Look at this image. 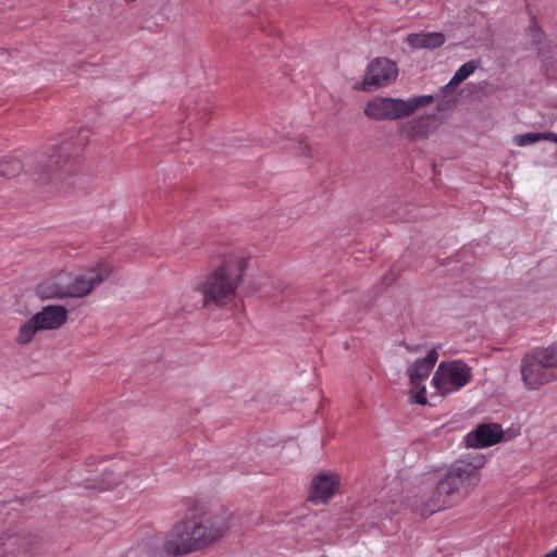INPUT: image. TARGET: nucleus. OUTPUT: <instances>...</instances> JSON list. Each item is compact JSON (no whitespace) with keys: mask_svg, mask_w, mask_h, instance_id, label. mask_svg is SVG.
Masks as SVG:
<instances>
[{"mask_svg":"<svg viewBox=\"0 0 557 557\" xmlns=\"http://www.w3.org/2000/svg\"><path fill=\"white\" fill-rule=\"evenodd\" d=\"M231 513H205L178 521L169 531L163 549L171 556H184L208 547L231 529Z\"/></svg>","mask_w":557,"mask_h":557,"instance_id":"obj_1","label":"nucleus"},{"mask_svg":"<svg viewBox=\"0 0 557 557\" xmlns=\"http://www.w3.org/2000/svg\"><path fill=\"white\" fill-rule=\"evenodd\" d=\"M483 455H475L455 461L437 481L425 503L429 515L450 507L467 497L481 480L480 469L484 466Z\"/></svg>","mask_w":557,"mask_h":557,"instance_id":"obj_2","label":"nucleus"},{"mask_svg":"<svg viewBox=\"0 0 557 557\" xmlns=\"http://www.w3.org/2000/svg\"><path fill=\"white\" fill-rule=\"evenodd\" d=\"M246 263L247 259L245 257L239 255L233 256L212 271L198 285V290L202 294L205 307L211 305L224 307L234 301L236 290L243 281Z\"/></svg>","mask_w":557,"mask_h":557,"instance_id":"obj_3","label":"nucleus"},{"mask_svg":"<svg viewBox=\"0 0 557 557\" xmlns=\"http://www.w3.org/2000/svg\"><path fill=\"white\" fill-rule=\"evenodd\" d=\"M79 147L73 151L74 143L64 141L59 147H51L45 154L36 159V166L33 174L42 183H66L77 170L78 153L87 145V131L78 134Z\"/></svg>","mask_w":557,"mask_h":557,"instance_id":"obj_4","label":"nucleus"},{"mask_svg":"<svg viewBox=\"0 0 557 557\" xmlns=\"http://www.w3.org/2000/svg\"><path fill=\"white\" fill-rule=\"evenodd\" d=\"M520 372L529 391H536L557 380V343L525 354L520 361Z\"/></svg>","mask_w":557,"mask_h":557,"instance_id":"obj_5","label":"nucleus"},{"mask_svg":"<svg viewBox=\"0 0 557 557\" xmlns=\"http://www.w3.org/2000/svg\"><path fill=\"white\" fill-rule=\"evenodd\" d=\"M434 101L431 95L411 97L407 100L392 97H374L366 103L363 113L373 121H394L410 116L417 110Z\"/></svg>","mask_w":557,"mask_h":557,"instance_id":"obj_6","label":"nucleus"},{"mask_svg":"<svg viewBox=\"0 0 557 557\" xmlns=\"http://www.w3.org/2000/svg\"><path fill=\"white\" fill-rule=\"evenodd\" d=\"M127 471L121 459L89 460L85 469L87 475L77 483L90 490H111L123 482Z\"/></svg>","mask_w":557,"mask_h":557,"instance_id":"obj_7","label":"nucleus"},{"mask_svg":"<svg viewBox=\"0 0 557 557\" xmlns=\"http://www.w3.org/2000/svg\"><path fill=\"white\" fill-rule=\"evenodd\" d=\"M472 380V368L462 360L442 361L432 377V384L442 395L459 391Z\"/></svg>","mask_w":557,"mask_h":557,"instance_id":"obj_8","label":"nucleus"},{"mask_svg":"<svg viewBox=\"0 0 557 557\" xmlns=\"http://www.w3.org/2000/svg\"><path fill=\"white\" fill-rule=\"evenodd\" d=\"M66 320L67 310L63 306H47L20 327L17 342L28 344L38 331L59 329Z\"/></svg>","mask_w":557,"mask_h":557,"instance_id":"obj_9","label":"nucleus"},{"mask_svg":"<svg viewBox=\"0 0 557 557\" xmlns=\"http://www.w3.org/2000/svg\"><path fill=\"white\" fill-rule=\"evenodd\" d=\"M111 265L99 262L96 267L86 269L82 273H69V289L71 298H82L97 288L111 273Z\"/></svg>","mask_w":557,"mask_h":557,"instance_id":"obj_10","label":"nucleus"},{"mask_svg":"<svg viewBox=\"0 0 557 557\" xmlns=\"http://www.w3.org/2000/svg\"><path fill=\"white\" fill-rule=\"evenodd\" d=\"M398 76L397 64L387 58H375L367 67L359 89L363 91H372L380 87L391 85Z\"/></svg>","mask_w":557,"mask_h":557,"instance_id":"obj_11","label":"nucleus"},{"mask_svg":"<svg viewBox=\"0 0 557 557\" xmlns=\"http://www.w3.org/2000/svg\"><path fill=\"white\" fill-rule=\"evenodd\" d=\"M438 358L436 349H431L428 355L417 360L408 369L409 382L411 385L410 394L413 401L419 405H426V389L422 384L426 380Z\"/></svg>","mask_w":557,"mask_h":557,"instance_id":"obj_12","label":"nucleus"},{"mask_svg":"<svg viewBox=\"0 0 557 557\" xmlns=\"http://www.w3.org/2000/svg\"><path fill=\"white\" fill-rule=\"evenodd\" d=\"M503 435L499 424L482 423L465 436V444L470 448H485L497 444Z\"/></svg>","mask_w":557,"mask_h":557,"instance_id":"obj_13","label":"nucleus"},{"mask_svg":"<svg viewBox=\"0 0 557 557\" xmlns=\"http://www.w3.org/2000/svg\"><path fill=\"white\" fill-rule=\"evenodd\" d=\"M435 131L433 115H420L406 122H403L398 132L409 140H416L428 137Z\"/></svg>","mask_w":557,"mask_h":557,"instance_id":"obj_14","label":"nucleus"},{"mask_svg":"<svg viewBox=\"0 0 557 557\" xmlns=\"http://www.w3.org/2000/svg\"><path fill=\"white\" fill-rule=\"evenodd\" d=\"M337 478L330 472H322L312 480V492L309 499L314 504H326L334 495Z\"/></svg>","mask_w":557,"mask_h":557,"instance_id":"obj_15","label":"nucleus"},{"mask_svg":"<svg viewBox=\"0 0 557 557\" xmlns=\"http://www.w3.org/2000/svg\"><path fill=\"white\" fill-rule=\"evenodd\" d=\"M69 273H61L53 278L46 280L37 287V294L42 299L70 297Z\"/></svg>","mask_w":557,"mask_h":557,"instance_id":"obj_16","label":"nucleus"},{"mask_svg":"<svg viewBox=\"0 0 557 557\" xmlns=\"http://www.w3.org/2000/svg\"><path fill=\"white\" fill-rule=\"evenodd\" d=\"M406 41L414 49H435L445 42V36L441 32L410 34Z\"/></svg>","mask_w":557,"mask_h":557,"instance_id":"obj_17","label":"nucleus"},{"mask_svg":"<svg viewBox=\"0 0 557 557\" xmlns=\"http://www.w3.org/2000/svg\"><path fill=\"white\" fill-rule=\"evenodd\" d=\"M22 169V162L17 158L5 157L0 159V177H14L20 174Z\"/></svg>","mask_w":557,"mask_h":557,"instance_id":"obj_18","label":"nucleus"},{"mask_svg":"<svg viewBox=\"0 0 557 557\" xmlns=\"http://www.w3.org/2000/svg\"><path fill=\"white\" fill-rule=\"evenodd\" d=\"M478 67V62L474 60L468 61L462 64L454 74L451 85H460L467 79Z\"/></svg>","mask_w":557,"mask_h":557,"instance_id":"obj_19","label":"nucleus"},{"mask_svg":"<svg viewBox=\"0 0 557 557\" xmlns=\"http://www.w3.org/2000/svg\"><path fill=\"white\" fill-rule=\"evenodd\" d=\"M550 132L545 133H527L515 137V143L518 146H528L534 144L541 139L549 140Z\"/></svg>","mask_w":557,"mask_h":557,"instance_id":"obj_20","label":"nucleus"},{"mask_svg":"<svg viewBox=\"0 0 557 557\" xmlns=\"http://www.w3.org/2000/svg\"><path fill=\"white\" fill-rule=\"evenodd\" d=\"M530 32H531V36L535 42H540L542 40L543 34L540 30V28L537 27L533 17H532V25L530 26Z\"/></svg>","mask_w":557,"mask_h":557,"instance_id":"obj_21","label":"nucleus"},{"mask_svg":"<svg viewBox=\"0 0 557 557\" xmlns=\"http://www.w3.org/2000/svg\"><path fill=\"white\" fill-rule=\"evenodd\" d=\"M297 150L299 152L300 156H304V157H307V156H310V148L309 146L302 141V140H299L298 141V146H297Z\"/></svg>","mask_w":557,"mask_h":557,"instance_id":"obj_22","label":"nucleus"},{"mask_svg":"<svg viewBox=\"0 0 557 557\" xmlns=\"http://www.w3.org/2000/svg\"><path fill=\"white\" fill-rule=\"evenodd\" d=\"M451 83H453V78L445 86H443L442 90L444 92H446V91H448L450 89H454V88L459 86V85H451Z\"/></svg>","mask_w":557,"mask_h":557,"instance_id":"obj_23","label":"nucleus"},{"mask_svg":"<svg viewBox=\"0 0 557 557\" xmlns=\"http://www.w3.org/2000/svg\"><path fill=\"white\" fill-rule=\"evenodd\" d=\"M549 141H554V143H556V144H557V134H555V133H550V134H549Z\"/></svg>","mask_w":557,"mask_h":557,"instance_id":"obj_24","label":"nucleus"}]
</instances>
